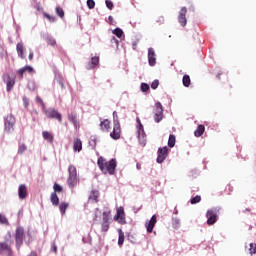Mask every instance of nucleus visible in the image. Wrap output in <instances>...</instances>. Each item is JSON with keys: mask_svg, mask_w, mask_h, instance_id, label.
Returning <instances> with one entry per match:
<instances>
[{"mask_svg": "<svg viewBox=\"0 0 256 256\" xmlns=\"http://www.w3.org/2000/svg\"><path fill=\"white\" fill-rule=\"evenodd\" d=\"M97 165L104 175H107V173L115 175V169H117V161L115 159L107 161L103 156H100L97 160Z\"/></svg>", "mask_w": 256, "mask_h": 256, "instance_id": "nucleus-1", "label": "nucleus"}, {"mask_svg": "<svg viewBox=\"0 0 256 256\" xmlns=\"http://www.w3.org/2000/svg\"><path fill=\"white\" fill-rule=\"evenodd\" d=\"M110 137L114 139V141L121 139V124L119 123L117 111L113 112V131L110 133Z\"/></svg>", "mask_w": 256, "mask_h": 256, "instance_id": "nucleus-2", "label": "nucleus"}, {"mask_svg": "<svg viewBox=\"0 0 256 256\" xmlns=\"http://www.w3.org/2000/svg\"><path fill=\"white\" fill-rule=\"evenodd\" d=\"M42 111L48 119H56V121H58V123H62L63 116L61 115V113H59V111L55 110V108H47L46 107Z\"/></svg>", "mask_w": 256, "mask_h": 256, "instance_id": "nucleus-3", "label": "nucleus"}, {"mask_svg": "<svg viewBox=\"0 0 256 256\" xmlns=\"http://www.w3.org/2000/svg\"><path fill=\"white\" fill-rule=\"evenodd\" d=\"M68 185L69 187H75L77 185L78 180H77V168L74 165H70L68 167Z\"/></svg>", "mask_w": 256, "mask_h": 256, "instance_id": "nucleus-4", "label": "nucleus"}, {"mask_svg": "<svg viewBox=\"0 0 256 256\" xmlns=\"http://www.w3.org/2000/svg\"><path fill=\"white\" fill-rule=\"evenodd\" d=\"M219 216V209L211 208L206 212L207 225H215L217 217Z\"/></svg>", "mask_w": 256, "mask_h": 256, "instance_id": "nucleus-5", "label": "nucleus"}, {"mask_svg": "<svg viewBox=\"0 0 256 256\" xmlns=\"http://www.w3.org/2000/svg\"><path fill=\"white\" fill-rule=\"evenodd\" d=\"M154 121L155 123H161L163 121V105L161 102H157L154 108Z\"/></svg>", "mask_w": 256, "mask_h": 256, "instance_id": "nucleus-6", "label": "nucleus"}, {"mask_svg": "<svg viewBox=\"0 0 256 256\" xmlns=\"http://www.w3.org/2000/svg\"><path fill=\"white\" fill-rule=\"evenodd\" d=\"M114 221L120 223V225H125V209L123 207H119L116 210V215L114 216Z\"/></svg>", "mask_w": 256, "mask_h": 256, "instance_id": "nucleus-7", "label": "nucleus"}, {"mask_svg": "<svg viewBox=\"0 0 256 256\" xmlns=\"http://www.w3.org/2000/svg\"><path fill=\"white\" fill-rule=\"evenodd\" d=\"M169 155V148L167 146H164L162 148L158 149V156H157V163H163L167 159V156Z\"/></svg>", "mask_w": 256, "mask_h": 256, "instance_id": "nucleus-8", "label": "nucleus"}, {"mask_svg": "<svg viewBox=\"0 0 256 256\" xmlns=\"http://www.w3.org/2000/svg\"><path fill=\"white\" fill-rule=\"evenodd\" d=\"M24 237H25V231L23 230V227H18L15 233V240H16L17 247H21V245H23Z\"/></svg>", "mask_w": 256, "mask_h": 256, "instance_id": "nucleus-9", "label": "nucleus"}, {"mask_svg": "<svg viewBox=\"0 0 256 256\" xmlns=\"http://www.w3.org/2000/svg\"><path fill=\"white\" fill-rule=\"evenodd\" d=\"M0 254L12 256L13 251L11 250V244L9 242H0Z\"/></svg>", "mask_w": 256, "mask_h": 256, "instance_id": "nucleus-10", "label": "nucleus"}, {"mask_svg": "<svg viewBox=\"0 0 256 256\" xmlns=\"http://www.w3.org/2000/svg\"><path fill=\"white\" fill-rule=\"evenodd\" d=\"M67 117H68V121H69L70 123H72L74 129H75L76 131H79V129H80V127H81V124H80L79 120H77V113H69V114L67 115Z\"/></svg>", "mask_w": 256, "mask_h": 256, "instance_id": "nucleus-11", "label": "nucleus"}, {"mask_svg": "<svg viewBox=\"0 0 256 256\" xmlns=\"http://www.w3.org/2000/svg\"><path fill=\"white\" fill-rule=\"evenodd\" d=\"M187 7H182L179 15H178V22L182 27H185L187 25Z\"/></svg>", "mask_w": 256, "mask_h": 256, "instance_id": "nucleus-12", "label": "nucleus"}, {"mask_svg": "<svg viewBox=\"0 0 256 256\" xmlns=\"http://www.w3.org/2000/svg\"><path fill=\"white\" fill-rule=\"evenodd\" d=\"M148 63L150 67H155V65L157 64V57L155 54V49L153 48L148 49Z\"/></svg>", "mask_w": 256, "mask_h": 256, "instance_id": "nucleus-13", "label": "nucleus"}, {"mask_svg": "<svg viewBox=\"0 0 256 256\" xmlns=\"http://www.w3.org/2000/svg\"><path fill=\"white\" fill-rule=\"evenodd\" d=\"M157 224V215H153L151 219L145 223L147 233H153V229Z\"/></svg>", "mask_w": 256, "mask_h": 256, "instance_id": "nucleus-14", "label": "nucleus"}, {"mask_svg": "<svg viewBox=\"0 0 256 256\" xmlns=\"http://www.w3.org/2000/svg\"><path fill=\"white\" fill-rule=\"evenodd\" d=\"M5 131L8 133L13 131V126L15 125V118L13 116H7L5 120Z\"/></svg>", "mask_w": 256, "mask_h": 256, "instance_id": "nucleus-15", "label": "nucleus"}, {"mask_svg": "<svg viewBox=\"0 0 256 256\" xmlns=\"http://www.w3.org/2000/svg\"><path fill=\"white\" fill-rule=\"evenodd\" d=\"M100 130L102 133H109L111 131V121L109 119H104L100 122Z\"/></svg>", "mask_w": 256, "mask_h": 256, "instance_id": "nucleus-16", "label": "nucleus"}, {"mask_svg": "<svg viewBox=\"0 0 256 256\" xmlns=\"http://www.w3.org/2000/svg\"><path fill=\"white\" fill-rule=\"evenodd\" d=\"M83 150V142L79 138H75L73 142V151L75 153H81Z\"/></svg>", "mask_w": 256, "mask_h": 256, "instance_id": "nucleus-17", "label": "nucleus"}, {"mask_svg": "<svg viewBox=\"0 0 256 256\" xmlns=\"http://www.w3.org/2000/svg\"><path fill=\"white\" fill-rule=\"evenodd\" d=\"M35 70L33 69V67L31 66H24L23 68H20L17 71V75H19L20 79H23V75H25V73H33Z\"/></svg>", "mask_w": 256, "mask_h": 256, "instance_id": "nucleus-18", "label": "nucleus"}, {"mask_svg": "<svg viewBox=\"0 0 256 256\" xmlns=\"http://www.w3.org/2000/svg\"><path fill=\"white\" fill-rule=\"evenodd\" d=\"M16 51L20 59H25V46H23V43L20 42L16 45Z\"/></svg>", "mask_w": 256, "mask_h": 256, "instance_id": "nucleus-19", "label": "nucleus"}, {"mask_svg": "<svg viewBox=\"0 0 256 256\" xmlns=\"http://www.w3.org/2000/svg\"><path fill=\"white\" fill-rule=\"evenodd\" d=\"M18 196H19V199H25L27 197V186H25V184H21L19 186Z\"/></svg>", "mask_w": 256, "mask_h": 256, "instance_id": "nucleus-20", "label": "nucleus"}, {"mask_svg": "<svg viewBox=\"0 0 256 256\" xmlns=\"http://www.w3.org/2000/svg\"><path fill=\"white\" fill-rule=\"evenodd\" d=\"M99 65V56L91 58V62L86 66V69H95Z\"/></svg>", "mask_w": 256, "mask_h": 256, "instance_id": "nucleus-21", "label": "nucleus"}, {"mask_svg": "<svg viewBox=\"0 0 256 256\" xmlns=\"http://www.w3.org/2000/svg\"><path fill=\"white\" fill-rule=\"evenodd\" d=\"M89 201H93L94 203H98L99 202V191L97 190H92L90 192V195H89Z\"/></svg>", "mask_w": 256, "mask_h": 256, "instance_id": "nucleus-22", "label": "nucleus"}, {"mask_svg": "<svg viewBox=\"0 0 256 256\" xmlns=\"http://www.w3.org/2000/svg\"><path fill=\"white\" fill-rule=\"evenodd\" d=\"M15 86V79L7 76L6 80V90L11 91V89Z\"/></svg>", "mask_w": 256, "mask_h": 256, "instance_id": "nucleus-23", "label": "nucleus"}, {"mask_svg": "<svg viewBox=\"0 0 256 256\" xmlns=\"http://www.w3.org/2000/svg\"><path fill=\"white\" fill-rule=\"evenodd\" d=\"M205 133V125L200 124L197 129L194 131L195 137H201Z\"/></svg>", "mask_w": 256, "mask_h": 256, "instance_id": "nucleus-24", "label": "nucleus"}, {"mask_svg": "<svg viewBox=\"0 0 256 256\" xmlns=\"http://www.w3.org/2000/svg\"><path fill=\"white\" fill-rule=\"evenodd\" d=\"M50 201L54 207H57L59 205V196H57V193L52 192L50 196Z\"/></svg>", "mask_w": 256, "mask_h": 256, "instance_id": "nucleus-25", "label": "nucleus"}, {"mask_svg": "<svg viewBox=\"0 0 256 256\" xmlns=\"http://www.w3.org/2000/svg\"><path fill=\"white\" fill-rule=\"evenodd\" d=\"M118 245H123V243H125V233L123 232V230L118 229Z\"/></svg>", "mask_w": 256, "mask_h": 256, "instance_id": "nucleus-26", "label": "nucleus"}, {"mask_svg": "<svg viewBox=\"0 0 256 256\" xmlns=\"http://www.w3.org/2000/svg\"><path fill=\"white\" fill-rule=\"evenodd\" d=\"M43 139L49 143H53V134L47 131L42 132Z\"/></svg>", "mask_w": 256, "mask_h": 256, "instance_id": "nucleus-27", "label": "nucleus"}, {"mask_svg": "<svg viewBox=\"0 0 256 256\" xmlns=\"http://www.w3.org/2000/svg\"><path fill=\"white\" fill-rule=\"evenodd\" d=\"M58 205H59V210H60L61 215H65V211H67L69 204L67 202H61Z\"/></svg>", "mask_w": 256, "mask_h": 256, "instance_id": "nucleus-28", "label": "nucleus"}, {"mask_svg": "<svg viewBox=\"0 0 256 256\" xmlns=\"http://www.w3.org/2000/svg\"><path fill=\"white\" fill-rule=\"evenodd\" d=\"M182 83L184 87H189V85H191V77H189V75H184L182 78Z\"/></svg>", "mask_w": 256, "mask_h": 256, "instance_id": "nucleus-29", "label": "nucleus"}, {"mask_svg": "<svg viewBox=\"0 0 256 256\" xmlns=\"http://www.w3.org/2000/svg\"><path fill=\"white\" fill-rule=\"evenodd\" d=\"M175 143H176L175 135L170 134L169 139H168V147H170V148L175 147Z\"/></svg>", "mask_w": 256, "mask_h": 256, "instance_id": "nucleus-30", "label": "nucleus"}, {"mask_svg": "<svg viewBox=\"0 0 256 256\" xmlns=\"http://www.w3.org/2000/svg\"><path fill=\"white\" fill-rule=\"evenodd\" d=\"M25 151H27V145L20 143L18 145V155H23V153H25Z\"/></svg>", "mask_w": 256, "mask_h": 256, "instance_id": "nucleus-31", "label": "nucleus"}, {"mask_svg": "<svg viewBox=\"0 0 256 256\" xmlns=\"http://www.w3.org/2000/svg\"><path fill=\"white\" fill-rule=\"evenodd\" d=\"M111 216V210L103 212V221L102 223H109V217Z\"/></svg>", "mask_w": 256, "mask_h": 256, "instance_id": "nucleus-32", "label": "nucleus"}, {"mask_svg": "<svg viewBox=\"0 0 256 256\" xmlns=\"http://www.w3.org/2000/svg\"><path fill=\"white\" fill-rule=\"evenodd\" d=\"M113 35H116L118 39H121L123 37V30L121 28H116L112 31Z\"/></svg>", "mask_w": 256, "mask_h": 256, "instance_id": "nucleus-33", "label": "nucleus"}, {"mask_svg": "<svg viewBox=\"0 0 256 256\" xmlns=\"http://www.w3.org/2000/svg\"><path fill=\"white\" fill-rule=\"evenodd\" d=\"M54 193H63V187L59 185L57 182L53 185Z\"/></svg>", "mask_w": 256, "mask_h": 256, "instance_id": "nucleus-34", "label": "nucleus"}, {"mask_svg": "<svg viewBox=\"0 0 256 256\" xmlns=\"http://www.w3.org/2000/svg\"><path fill=\"white\" fill-rule=\"evenodd\" d=\"M55 11H56V14L58 15V17H60L61 19H63V17H65V12L63 11V8L56 7Z\"/></svg>", "mask_w": 256, "mask_h": 256, "instance_id": "nucleus-35", "label": "nucleus"}, {"mask_svg": "<svg viewBox=\"0 0 256 256\" xmlns=\"http://www.w3.org/2000/svg\"><path fill=\"white\" fill-rule=\"evenodd\" d=\"M191 205H197V203H201V196L197 195L190 200Z\"/></svg>", "mask_w": 256, "mask_h": 256, "instance_id": "nucleus-36", "label": "nucleus"}, {"mask_svg": "<svg viewBox=\"0 0 256 256\" xmlns=\"http://www.w3.org/2000/svg\"><path fill=\"white\" fill-rule=\"evenodd\" d=\"M0 224L1 225H9V220H7V217L5 215L0 214Z\"/></svg>", "mask_w": 256, "mask_h": 256, "instance_id": "nucleus-37", "label": "nucleus"}, {"mask_svg": "<svg viewBox=\"0 0 256 256\" xmlns=\"http://www.w3.org/2000/svg\"><path fill=\"white\" fill-rule=\"evenodd\" d=\"M44 17L46 19H48V21H50V23H55L57 21V18H55V16H51V15H49L47 13H44Z\"/></svg>", "mask_w": 256, "mask_h": 256, "instance_id": "nucleus-38", "label": "nucleus"}, {"mask_svg": "<svg viewBox=\"0 0 256 256\" xmlns=\"http://www.w3.org/2000/svg\"><path fill=\"white\" fill-rule=\"evenodd\" d=\"M102 231L107 233L109 231V222H102Z\"/></svg>", "mask_w": 256, "mask_h": 256, "instance_id": "nucleus-39", "label": "nucleus"}, {"mask_svg": "<svg viewBox=\"0 0 256 256\" xmlns=\"http://www.w3.org/2000/svg\"><path fill=\"white\" fill-rule=\"evenodd\" d=\"M105 4H106L107 9H109L110 11L113 10L114 5H113V2L111 0H106Z\"/></svg>", "mask_w": 256, "mask_h": 256, "instance_id": "nucleus-40", "label": "nucleus"}, {"mask_svg": "<svg viewBox=\"0 0 256 256\" xmlns=\"http://www.w3.org/2000/svg\"><path fill=\"white\" fill-rule=\"evenodd\" d=\"M249 251H250V255H255V253H256V245L253 244V243H250Z\"/></svg>", "mask_w": 256, "mask_h": 256, "instance_id": "nucleus-41", "label": "nucleus"}, {"mask_svg": "<svg viewBox=\"0 0 256 256\" xmlns=\"http://www.w3.org/2000/svg\"><path fill=\"white\" fill-rule=\"evenodd\" d=\"M87 7L90 9H95V0H87Z\"/></svg>", "mask_w": 256, "mask_h": 256, "instance_id": "nucleus-42", "label": "nucleus"}, {"mask_svg": "<svg viewBox=\"0 0 256 256\" xmlns=\"http://www.w3.org/2000/svg\"><path fill=\"white\" fill-rule=\"evenodd\" d=\"M36 102L37 103H40V105H41V107H42V111H43V109H45L46 108V106H45V102H43V99H41V97H36Z\"/></svg>", "mask_w": 256, "mask_h": 256, "instance_id": "nucleus-43", "label": "nucleus"}, {"mask_svg": "<svg viewBox=\"0 0 256 256\" xmlns=\"http://www.w3.org/2000/svg\"><path fill=\"white\" fill-rule=\"evenodd\" d=\"M141 91H143V93H147V91H149V86L147 83L141 84Z\"/></svg>", "mask_w": 256, "mask_h": 256, "instance_id": "nucleus-44", "label": "nucleus"}, {"mask_svg": "<svg viewBox=\"0 0 256 256\" xmlns=\"http://www.w3.org/2000/svg\"><path fill=\"white\" fill-rule=\"evenodd\" d=\"M159 87V80H154L151 84V89H157Z\"/></svg>", "mask_w": 256, "mask_h": 256, "instance_id": "nucleus-45", "label": "nucleus"}, {"mask_svg": "<svg viewBox=\"0 0 256 256\" xmlns=\"http://www.w3.org/2000/svg\"><path fill=\"white\" fill-rule=\"evenodd\" d=\"M110 43H112V45L115 44L116 46H118L119 45V40H117V38H115V36H113L110 40Z\"/></svg>", "mask_w": 256, "mask_h": 256, "instance_id": "nucleus-46", "label": "nucleus"}, {"mask_svg": "<svg viewBox=\"0 0 256 256\" xmlns=\"http://www.w3.org/2000/svg\"><path fill=\"white\" fill-rule=\"evenodd\" d=\"M57 44V41H55V39H48V45H52L55 46Z\"/></svg>", "mask_w": 256, "mask_h": 256, "instance_id": "nucleus-47", "label": "nucleus"}, {"mask_svg": "<svg viewBox=\"0 0 256 256\" xmlns=\"http://www.w3.org/2000/svg\"><path fill=\"white\" fill-rule=\"evenodd\" d=\"M23 103H24L25 107H29V99L27 97L23 98Z\"/></svg>", "mask_w": 256, "mask_h": 256, "instance_id": "nucleus-48", "label": "nucleus"}, {"mask_svg": "<svg viewBox=\"0 0 256 256\" xmlns=\"http://www.w3.org/2000/svg\"><path fill=\"white\" fill-rule=\"evenodd\" d=\"M33 51L32 50H30L29 51V56H28V59H29V61H33Z\"/></svg>", "mask_w": 256, "mask_h": 256, "instance_id": "nucleus-49", "label": "nucleus"}, {"mask_svg": "<svg viewBox=\"0 0 256 256\" xmlns=\"http://www.w3.org/2000/svg\"><path fill=\"white\" fill-rule=\"evenodd\" d=\"M52 250L54 251V253H57V246L55 245V243H53L52 245Z\"/></svg>", "mask_w": 256, "mask_h": 256, "instance_id": "nucleus-50", "label": "nucleus"}, {"mask_svg": "<svg viewBox=\"0 0 256 256\" xmlns=\"http://www.w3.org/2000/svg\"><path fill=\"white\" fill-rule=\"evenodd\" d=\"M27 256H37V252L32 251V252H30L29 255H27Z\"/></svg>", "mask_w": 256, "mask_h": 256, "instance_id": "nucleus-51", "label": "nucleus"}, {"mask_svg": "<svg viewBox=\"0 0 256 256\" xmlns=\"http://www.w3.org/2000/svg\"><path fill=\"white\" fill-rule=\"evenodd\" d=\"M159 21H160V23H163V21H165V18H163V16H160Z\"/></svg>", "mask_w": 256, "mask_h": 256, "instance_id": "nucleus-52", "label": "nucleus"}, {"mask_svg": "<svg viewBox=\"0 0 256 256\" xmlns=\"http://www.w3.org/2000/svg\"><path fill=\"white\" fill-rule=\"evenodd\" d=\"M108 19H109V21H113V17L112 16H109Z\"/></svg>", "mask_w": 256, "mask_h": 256, "instance_id": "nucleus-53", "label": "nucleus"}, {"mask_svg": "<svg viewBox=\"0 0 256 256\" xmlns=\"http://www.w3.org/2000/svg\"><path fill=\"white\" fill-rule=\"evenodd\" d=\"M140 129H143V125L140 124Z\"/></svg>", "mask_w": 256, "mask_h": 256, "instance_id": "nucleus-54", "label": "nucleus"}]
</instances>
